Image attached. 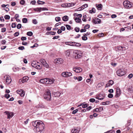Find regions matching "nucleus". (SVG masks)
Here are the masks:
<instances>
[{
	"label": "nucleus",
	"mask_w": 133,
	"mask_h": 133,
	"mask_svg": "<svg viewBox=\"0 0 133 133\" xmlns=\"http://www.w3.org/2000/svg\"><path fill=\"white\" fill-rule=\"evenodd\" d=\"M65 44L66 45L73 46V45L74 44V42H65Z\"/></svg>",
	"instance_id": "nucleus-19"
},
{
	"label": "nucleus",
	"mask_w": 133,
	"mask_h": 133,
	"mask_svg": "<svg viewBox=\"0 0 133 133\" xmlns=\"http://www.w3.org/2000/svg\"><path fill=\"white\" fill-rule=\"evenodd\" d=\"M99 112L98 108H96L93 110V112Z\"/></svg>",
	"instance_id": "nucleus-62"
},
{
	"label": "nucleus",
	"mask_w": 133,
	"mask_h": 133,
	"mask_svg": "<svg viewBox=\"0 0 133 133\" xmlns=\"http://www.w3.org/2000/svg\"><path fill=\"white\" fill-rule=\"evenodd\" d=\"M17 93L20 95L21 96H24L25 92L22 89H18L17 91Z\"/></svg>",
	"instance_id": "nucleus-9"
},
{
	"label": "nucleus",
	"mask_w": 133,
	"mask_h": 133,
	"mask_svg": "<svg viewBox=\"0 0 133 133\" xmlns=\"http://www.w3.org/2000/svg\"><path fill=\"white\" fill-rule=\"evenodd\" d=\"M121 91L120 89L119 88H117L116 89L115 97H119L121 94Z\"/></svg>",
	"instance_id": "nucleus-10"
},
{
	"label": "nucleus",
	"mask_w": 133,
	"mask_h": 133,
	"mask_svg": "<svg viewBox=\"0 0 133 133\" xmlns=\"http://www.w3.org/2000/svg\"><path fill=\"white\" fill-rule=\"evenodd\" d=\"M26 38L25 37H22L21 38V40L22 41L25 40L26 39Z\"/></svg>",
	"instance_id": "nucleus-61"
},
{
	"label": "nucleus",
	"mask_w": 133,
	"mask_h": 133,
	"mask_svg": "<svg viewBox=\"0 0 133 133\" xmlns=\"http://www.w3.org/2000/svg\"><path fill=\"white\" fill-rule=\"evenodd\" d=\"M123 4L125 8L128 9H129L133 6L132 3L128 1H124Z\"/></svg>",
	"instance_id": "nucleus-3"
},
{
	"label": "nucleus",
	"mask_w": 133,
	"mask_h": 133,
	"mask_svg": "<svg viewBox=\"0 0 133 133\" xmlns=\"http://www.w3.org/2000/svg\"><path fill=\"white\" fill-rule=\"evenodd\" d=\"M38 46V44H35L33 46H31V48H34L35 47H37Z\"/></svg>",
	"instance_id": "nucleus-59"
},
{
	"label": "nucleus",
	"mask_w": 133,
	"mask_h": 133,
	"mask_svg": "<svg viewBox=\"0 0 133 133\" xmlns=\"http://www.w3.org/2000/svg\"><path fill=\"white\" fill-rule=\"evenodd\" d=\"M21 24H19L17 26V28L18 29H20L21 28Z\"/></svg>",
	"instance_id": "nucleus-45"
},
{
	"label": "nucleus",
	"mask_w": 133,
	"mask_h": 133,
	"mask_svg": "<svg viewBox=\"0 0 133 133\" xmlns=\"http://www.w3.org/2000/svg\"><path fill=\"white\" fill-rule=\"evenodd\" d=\"M6 43V41L5 40H3L2 41V44H5Z\"/></svg>",
	"instance_id": "nucleus-60"
},
{
	"label": "nucleus",
	"mask_w": 133,
	"mask_h": 133,
	"mask_svg": "<svg viewBox=\"0 0 133 133\" xmlns=\"http://www.w3.org/2000/svg\"><path fill=\"white\" fill-rule=\"evenodd\" d=\"M46 80H45V84H50L54 83V82L51 79L46 78Z\"/></svg>",
	"instance_id": "nucleus-12"
},
{
	"label": "nucleus",
	"mask_w": 133,
	"mask_h": 133,
	"mask_svg": "<svg viewBox=\"0 0 133 133\" xmlns=\"http://www.w3.org/2000/svg\"><path fill=\"white\" fill-rule=\"evenodd\" d=\"M104 83L103 82H101L99 83L97 85V87H101L102 86L104 85Z\"/></svg>",
	"instance_id": "nucleus-30"
},
{
	"label": "nucleus",
	"mask_w": 133,
	"mask_h": 133,
	"mask_svg": "<svg viewBox=\"0 0 133 133\" xmlns=\"http://www.w3.org/2000/svg\"><path fill=\"white\" fill-rule=\"evenodd\" d=\"M33 35V33L31 31L28 32L27 33V35L28 36H31Z\"/></svg>",
	"instance_id": "nucleus-40"
},
{
	"label": "nucleus",
	"mask_w": 133,
	"mask_h": 133,
	"mask_svg": "<svg viewBox=\"0 0 133 133\" xmlns=\"http://www.w3.org/2000/svg\"><path fill=\"white\" fill-rule=\"evenodd\" d=\"M66 73L67 77L71 76L72 75V73L70 72H66Z\"/></svg>",
	"instance_id": "nucleus-31"
},
{
	"label": "nucleus",
	"mask_w": 133,
	"mask_h": 133,
	"mask_svg": "<svg viewBox=\"0 0 133 133\" xmlns=\"http://www.w3.org/2000/svg\"><path fill=\"white\" fill-rule=\"evenodd\" d=\"M10 16L8 15H6L4 16V18L6 19H9L10 18Z\"/></svg>",
	"instance_id": "nucleus-42"
},
{
	"label": "nucleus",
	"mask_w": 133,
	"mask_h": 133,
	"mask_svg": "<svg viewBox=\"0 0 133 133\" xmlns=\"http://www.w3.org/2000/svg\"><path fill=\"white\" fill-rule=\"evenodd\" d=\"M37 107L38 108H44L45 107V106L43 104L40 103L37 106Z\"/></svg>",
	"instance_id": "nucleus-28"
},
{
	"label": "nucleus",
	"mask_w": 133,
	"mask_h": 133,
	"mask_svg": "<svg viewBox=\"0 0 133 133\" xmlns=\"http://www.w3.org/2000/svg\"><path fill=\"white\" fill-rule=\"evenodd\" d=\"M101 20L98 18L95 19L93 21V22L94 24H99L101 23Z\"/></svg>",
	"instance_id": "nucleus-16"
},
{
	"label": "nucleus",
	"mask_w": 133,
	"mask_h": 133,
	"mask_svg": "<svg viewBox=\"0 0 133 133\" xmlns=\"http://www.w3.org/2000/svg\"><path fill=\"white\" fill-rule=\"evenodd\" d=\"M113 95L112 94H109L108 95V97L109 98H112L113 97Z\"/></svg>",
	"instance_id": "nucleus-47"
},
{
	"label": "nucleus",
	"mask_w": 133,
	"mask_h": 133,
	"mask_svg": "<svg viewBox=\"0 0 133 133\" xmlns=\"http://www.w3.org/2000/svg\"><path fill=\"white\" fill-rule=\"evenodd\" d=\"M62 75L64 77H67L66 72H63L62 74Z\"/></svg>",
	"instance_id": "nucleus-41"
},
{
	"label": "nucleus",
	"mask_w": 133,
	"mask_h": 133,
	"mask_svg": "<svg viewBox=\"0 0 133 133\" xmlns=\"http://www.w3.org/2000/svg\"><path fill=\"white\" fill-rule=\"evenodd\" d=\"M82 39L83 40L86 41L87 39V38L86 36H83L82 37Z\"/></svg>",
	"instance_id": "nucleus-48"
},
{
	"label": "nucleus",
	"mask_w": 133,
	"mask_h": 133,
	"mask_svg": "<svg viewBox=\"0 0 133 133\" xmlns=\"http://www.w3.org/2000/svg\"><path fill=\"white\" fill-rule=\"evenodd\" d=\"M88 5L87 4H85L83 5H82L81 7L79 8V9H80L79 10H82L84 9L85 8L87 7H88Z\"/></svg>",
	"instance_id": "nucleus-20"
},
{
	"label": "nucleus",
	"mask_w": 133,
	"mask_h": 133,
	"mask_svg": "<svg viewBox=\"0 0 133 133\" xmlns=\"http://www.w3.org/2000/svg\"><path fill=\"white\" fill-rule=\"evenodd\" d=\"M114 82L112 80H110L108 82L107 84H106L105 86L106 87H110L112 85L114 84Z\"/></svg>",
	"instance_id": "nucleus-15"
},
{
	"label": "nucleus",
	"mask_w": 133,
	"mask_h": 133,
	"mask_svg": "<svg viewBox=\"0 0 133 133\" xmlns=\"http://www.w3.org/2000/svg\"><path fill=\"white\" fill-rule=\"evenodd\" d=\"M33 125L36 128L37 133H41L44 129V125L41 121H37L33 122L32 123Z\"/></svg>",
	"instance_id": "nucleus-1"
},
{
	"label": "nucleus",
	"mask_w": 133,
	"mask_h": 133,
	"mask_svg": "<svg viewBox=\"0 0 133 133\" xmlns=\"http://www.w3.org/2000/svg\"><path fill=\"white\" fill-rule=\"evenodd\" d=\"M46 80V78L42 79H40L39 81L40 82L43 84H45V80Z\"/></svg>",
	"instance_id": "nucleus-25"
},
{
	"label": "nucleus",
	"mask_w": 133,
	"mask_h": 133,
	"mask_svg": "<svg viewBox=\"0 0 133 133\" xmlns=\"http://www.w3.org/2000/svg\"><path fill=\"white\" fill-rule=\"evenodd\" d=\"M5 97L7 99H8L10 97V95L9 94H5Z\"/></svg>",
	"instance_id": "nucleus-63"
},
{
	"label": "nucleus",
	"mask_w": 133,
	"mask_h": 133,
	"mask_svg": "<svg viewBox=\"0 0 133 133\" xmlns=\"http://www.w3.org/2000/svg\"><path fill=\"white\" fill-rule=\"evenodd\" d=\"M55 63L57 64H60L62 62V59L61 58H58L54 60Z\"/></svg>",
	"instance_id": "nucleus-13"
},
{
	"label": "nucleus",
	"mask_w": 133,
	"mask_h": 133,
	"mask_svg": "<svg viewBox=\"0 0 133 133\" xmlns=\"http://www.w3.org/2000/svg\"><path fill=\"white\" fill-rule=\"evenodd\" d=\"M78 111V109H76L75 110H73L72 112V114H76V113Z\"/></svg>",
	"instance_id": "nucleus-49"
},
{
	"label": "nucleus",
	"mask_w": 133,
	"mask_h": 133,
	"mask_svg": "<svg viewBox=\"0 0 133 133\" xmlns=\"http://www.w3.org/2000/svg\"><path fill=\"white\" fill-rule=\"evenodd\" d=\"M32 23L35 24L37 23V22L36 19H33L32 20Z\"/></svg>",
	"instance_id": "nucleus-44"
},
{
	"label": "nucleus",
	"mask_w": 133,
	"mask_h": 133,
	"mask_svg": "<svg viewBox=\"0 0 133 133\" xmlns=\"http://www.w3.org/2000/svg\"><path fill=\"white\" fill-rule=\"evenodd\" d=\"M39 61L41 62L43 65L46 62L45 60L43 59H42L40 60Z\"/></svg>",
	"instance_id": "nucleus-27"
},
{
	"label": "nucleus",
	"mask_w": 133,
	"mask_h": 133,
	"mask_svg": "<svg viewBox=\"0 0 133 133\" xmlns=\"http://www.w3.org/2000/svg\"><path fill=\"white\" fill-rule=\"evenodd\" d=\"M29 78L28 76H25L23 77L22 80L21 81H22V83H24L25 82L27 81L29 79Z\"/></svg>",
	"instance_id": "nucleus-18"
},
{
	"label": "nucleus",
	"mask_w": 133,
	"mask_h": 133,
	"mask_svg": "<svg viewBox=\"0 0 133 133\" xmlns=\"http://www.w3.org/2000/svg\"><path fill=\"white\" fill-rule=\"evenodd\" d=\"M74 3H70L69 4H62L61 5V6L63 7H72L74 6Z\"/></svg>",
	"instance_id": "nucleus-11"
},
{
	"label": "nucleus",
	"mask_w": 133,
	"mask_h": 133,
	"mask_svg": "<svg viewBox=\"0 0 133 133\" xmlns=\"http://www.w3.org/2000/svg\"><path fill=\"white\" fill-rule=\"evenodd\" d=\"M96 5L98 9L99 10H101L102 9V5L101 4H98L97 6V5Z\"/></svg>",
	"instance_id": "nucleus-24"
},
{
	"label": "nucleus",
	"mask_w": 133,
	"mask_h": 133,
	"mask_svg": "<svg viewBox=\"0 0 133 133\" xmlns=\"http://www.w3.org/2000/svg\"><path fill=\"white\" fill-rule=\"evenodd\" d=\"M4 113L7 115V118L8 119H9L11 118H12L14 115L13 113L12 112H10L8 111H5Z\"/></svg>",
	"instance_id": "nucleus-7"
},
{
	"label": "nucleus",
	"mask_w": 133,
	"mask_h": 133,
	"mask_svg": "<svg viewBox=\"0 0 133 133\" xmlns=\"http://www.w3.org/2000/svg\"><path fill=\"white\" fill-rule=\"evenodd\" d=\"M44 98L46 99L47 100H50L51 98V94L49 95H44Z\"/></svg>",
	"instance_id": "nucleus-17"
},
{
	"label": "nucleus",
	"mask_w": 133,
	"mask_h": 133,
	"mask_svg": "<svg viewBox=\"0 0 133 133\" xmlns=\"http://www.w3.org/2000/svg\"><path fill=\"white\" fill-rule=\"evenodd\" d=\"M73 70L76 72H79L82 71V69L78 67H76L73 68Z\"/></svg>",
	"instance_id": "nucleus-14"
},
{
	"label": "nucleus",
	"mask_w": 133,
	"mask_h": 133,
	"mask_svg": "<svg viewBox=\"0 0 133 133\" xmlns=\"http://www.w3.org/2000/svg\"><path fill=\"white\" fill-rule=\"evenodd\" d=\"M16 26V24L15 23H12L11 25V27L12 28H15Z\"/></svg>",
	"instance_id": "nucleus-51"
},
{
	"label": "nucleus",
	"mask_w": 133,
	"mask_h": 133,
	"mask_svg": "<svg viewBox=\"0 0 133 133\" xmlns=\"http://www.w3.org/2000/svg\"><path fill=\"white\" fill-rule=\"evenodd\" d=\"M44 67L46 68H48L49 67V65L48 64H47L46 62L43 65Z\"/></svg>",
	"instance_id": "nucleus-43"
},
{
	"label": "nucleus",
	"mask_w": 133,
	"mask_h": 133,
	"mask_svg": "<svg viewBox=\"0 0 133 133\" xmlns=\"http://www.w3.org/2000/svg\"><path fill=\"white\" fill-rule=\"evenodd\" d=\"M104 97V95L101 93H100L98 95H96V98L100 100L103 99Z\"/></svg>",
	"instance_id": "nucleus-8"
},
{
	"label": "nucleus",
	"mask_w": 133,
	"mask_h": 133,
	"mask_svg": "<svg viewBox=\"0 0 133 133\" xmlns=\"http://www.w3.org/2000/svg\"><path fill=\"white\" fill-rule=\"evenodd\" d=\"M68 17L67 16H65L62 17V19L64 21H66L68 20Z\"/></svg>",
	"instance_id": "nucleus-22"
},
{
	"label": "nucleus",
	"mask_w": 133,
	"mask_h": 133,
	"mask_svg": "<svg viewBox=\"0 0 133 133\" xmlns=\"http://www.w3.org/2000/svg\"><path fill=\"white\" fill-rule=\"evenodd\" d=\"M133 75L132 74H130L128 76V78L129 79H131Z\"/></svg>",
	"instance_id": "nucleus-58"
},
{
	"label": "nucleus",
	"mask_w": 133,
	"mask_h": 133,
	"mask_svg": "<svg viewBox=\"0 0 133 133\" xmlns=\"http://www.w3.org/2000/svg\"><path fill=\"white\" fill-rule=\"evenodd\" d=\"M79 130L76 129H72L71 131L72 133H78Z\"/></svg>",
	"instance_id": "nucleus-21"
},
{
	"label": "nucleus",
	"mask_w": 133,
	"mask_h": 133,
	"mask_svg": "<svg viewBox=\"0 0 133 133\" xmlns=\"http://www.w3.org/2000/svg\"><path fill=\"white\" fill-rule=\"evenodd\" d=\"M86 31V30L85 28L84 29H81L80 30V32H84Z\"/></svg>",
	"instance_id": "nucleus-53"
},
{
	"label": "nucleus",
	"mask_w": 133,
	"mask_h": 133,
	"mask_svg": "<svg viewBox=\"0 0 133 133\" xmlns=\"http://www.w3.org/2000/svg\"><path fill=\"white\" fill-rule=\"evenodd\" d=\"M28 20L26 18H24L22 19V22L24 23H26L27 22Z\"/></svg>",
	"instance_id": "nucleus-33"
},
{
	"label": "nucleus",
	"mask_w": 133,
	"mask_h": 133,
	"mask_svg": "<svg viewBox=\"0 0 133 133\" xmlns=\"http://www.w3.org/2000/svg\"><path fill=\"white\" fill-rule=\"evenodd\" d=\"M81 45L80 43L74 42V44L73 45V46H80Z\"/></svg>",
	"instance_id": "nucleus-23"
},
{
	"label": "nucleus",
	"mask_w": 133,
	"mask_h": 133,
	"mask_svg": "<svg viewBox=\"0 0 133 133\" xmlns=\"http://www.w3.org/2000/svg\"><path fill=\"white\" fill-rule=\"evenodd\" d=\"M90 25L87 24L84 27V28L86 29H88L89 28H90Z\"/></svg>",
	"instance_id": "nucleus-54"
},
{
	"label": "nucleus",
	"mask_w": 133,
	"mask_h": 133,
	"mask_svg": "<svg viewBox=\"0 0 133 133\" xmlns=\"http://www.w3.org/2000/svg\"><path fill=\"white\" fill-rule=\"evenodd\" d=\"M75 20L76 22L77 23H79L81 20L80 19L77 17L75 19Z\"/></svg>",
	"instance_id": "nucleus-29"
},
{
	"label": "nucleus",
	"mask_w": 133,
	"mask_h": 133,
	"mask_svg": "<svg viewBox=\"0 0 133 133\" xmlns=\"http://www.w3.org/2000/svg\"><path fill=\"white\" fill-rule=\"evenodd\" d=\"M37 3L39 4H43L45 3V2H44L41 1L39 0L37 1Z\"/></svg>",
	"instance_id": "nucleus-32"
},
{
	"label": "nucleus",
	"mask_w": 133,
	"mask_h": 133,
	"mask_svg": "<svg viewBox=\"0 0 133 133\" xmlns=\"http://www.w3.org/2000/svg\"><path fill=\"white\" fill-rule=\"evenodd\" d=\"M82 78L81 76H79L77 78V80L78 81H80L82 80Z\"/></svg>",
	"instance_id": "nucleus-57"
},
{
	"label": "nucleus",
	"mask_w": 133,
	"mask_h": 133,
	"mask_svg": "<svg viewBox=\"0 0 133 133\" xmlns=\"http://www.w3.org/2000/svg\"><path fill=\"white\" fill-rule=\"evenodd\" d=\"M19 35V32H16L14 33V35L15 36H17Z\"/></svg>",
	"instance_id": "nucleus-50"
},
{
	"label": "nucleus",
	"mask_w": 133,
	"mask_h": 133,
	"mask_svg": "<svg viewBox=\"0 0 133 133\" xmlns=\"http://www.w3.org/2000/svg\"><path fill=\"white\" fill-rule=\"evenodd\" d=\"M117 75L120 76H122L125 75V73L123 69H119L117 71Z\"/></svg>",
	"instance_id": "nucleus-6"
},
{
	"label": "nucleus",
	"mask_w": 133,
	"mask_h": 133,
	"mask_svg": "<svg viewBox=\"0 0 133 133\" xmlns=\"http://www.w3.org/2000/svg\"><path fill=\"white\" fill-rule=\"evenodd\" d=\"M65 25L66 26V29L67 30H69L71 29V26L70 25L67 24Z\"/></svg>",
	"instance_id": "nucleus-38"
},
{
	"label": "nucleus",
	"mask_w": 133,
	"mask_h": 133,
	"mask_svg": "<svg viewBox=\"0 0 133 133\" xmlns=\"http://www.w3.org/2000/svg\"><path fill=\"white\" fill-rule=\"evenodd\" d=\"M31 64L33 67L37 69H41L42 68V66L41 65L37 64L35 61H33L32 62Z\"/></svg>",
	"instance_id": "nucleus-4"
},
{
	"label": "nucleus",
	"mask_w": 133,
	"mask_h": 133,
	"mask_svg": "<svg viewBox=\"0 0 133 133\" xmlns=\"http://www.w3.org/2000/svg\"><path fill=\"white\" fill-rule=\"evenodd\" d=\"M18 49L20 50H22L24 49V48L23 46H21L18 47Z\"/></svg>",
	"instance_id": "nucleus-55"
},
{
	"label": "nucleus",
	"mask_w": 133,
	"mask_h": 133,
	"mask_svg": "<svg viewBox=\"0 0 133 133\" xmlns=\"http://www.w3.org/2000/svg\"><path fill=\"white\" fill-rule=\"evenodd\" d=\"M50 94H51V93H50V90H49L48 89L46 90L45 94L44 95H49Z\"/></svg>",
	"instance_id": "nucleus-26"
},
{
	"label": "nucleus",
	"mask_w": 133,
	"mask_h": 133,
	"mask_svg": "<svg viewBox=\"0 0 133 133\" xmlns=\"http://www.w3.org/2000/svg\"><path fill=\"white\" fill-rule=\"evenodd\" d=\"M61 20L60 18L59 17H56L55 18V20L57 22H59Z\"/></svg>",
	"instance_id": "nucleus-39"
},
{
	"label": "nucleus",
	"mask_w": 133,
	"mask_h": 133,
	"mask_svg": "<svg viewBox=\"0 0 133 133\" xmlns=\"http://www.w3.org/2000/svg\"><path fill=\"white\" fill-rule=\"evenodd\" d=\"M104 34L102 33H101L98 34V36L99 37H103Z\"/></svg>",
	"instance_id": "nucleus-52"
},
{
	"label": "nucleus",
	"mask_w": 133,
	"mask_h": 133,
	"mask_svg": "<svg viewBox=\"0 0 133 133\" xmlns=\"http://www.w3.org/2000/svg\"><path fill=\"white\" fill-rule=\"evenodd\" d=\"M42 9V8H34V10L36 11H41V9Z\"/></svg>",
	"instance_id": "nucleus-35"
},
{
	"label": "nucleus",
	"mask_w": 133,
	"mask_h": 133,
	"mask_svg": "<svg viewBox=\"0 0 133 133\" xmlns=\"http://www.w3.org/2000/svg\"><path fill=\"white\" fill-rule=\"evenodd\" d=\"M65 55L68 56H69L70 55V52L69 50H67L65 52Z\"/></svg>",
	"instance_id": "nucleus-37"
},
{
	"label": "nucleus",
	"mask_w": 133,
	"mask_h": 133,
	"mask_svg": "<svg viewBox=\"0 0 133 133\" xmlns=\"http://www.w3.org/2000/svg\"><path fill=\"white\" fill-rule=\"evenodd\" d=\"M4 80L7 84H10L11 81V79L10 77L9 76L7 75H6L4 76Z\"/></svg>",
	"instance_id": "nucleus-5"
},
{
	"label": "nucleus",
	"mask_w": 133,
	"mask_h": 133,
	"mask_svg": "<svg viewBox=\"0 0 133 133\" xmlns=\"http://www.w3.org/2000/svg\"><path fill=\"white\" fill-rule=\"evenodd\" d=\"M25 1L24 0H21L20 2V4L22 5L24 4Z\"/></svg>",
	"instance_id": "nucleus-46"
},
{
	"label": "nucleus",
	"mask_w": 133,
	"mask_h": 133,
	"mask_svg": "<svg viewBox=\"0 0 133 133\" xmlns=\"http://www.w3.org/2000/svg\"><path fill=\"white\" fill-rule=\"evenodd\" d=\"M88 107V104L85 103H82V107L83 108H85Z\"/></svg>",
	"instance_id": "nucleus-34"
},
{
	"label": "nucleus",
	"mask_w": 133,
	"mask_h": 133,
	"mask_svg": "<svg viewBox=\"0 0 133 133\" xmlns=\"http://www.w3.org/2000/svg\"><path fill=\"white\" fill-rule=\"evenodd\" d=\"M117 17V16L116 15L113 14L111 15V17L112 18H115Z\"/></svg>",
	"instance_id": "nucleus-64"
},
{
	"label": "nucleus",
	"mask_w": 133,
	"mask_h": 133,
	"mask_svg": "<svg viewBox=\"0 0 133 133\" xmlns=\"http://www.w3.org/2000/svg\"><path fill=\"white\" fill-rule=\"evenodd\" d=\"M73 56L75 58H80L82 56L81 52L79 50H75L73 51Z\"/></svg>",
	"instance_id": "nucleus-2"
},
{
	"label": "nucleus",
	"mask_w": 133,
	"mask_h": 133,
	"mask_svg": "<svg viewBox=\"0 0 133 133\" xmlns=\"http://www.w3.org/2000/svg\"><path fill=\"white\" fill-rule=\"evenodd\" d=\"M75 30L77 32H78L80 30L79 28L77 27H76L75 28Z\"/></svg>",
	"instance_id": "nucleus-36"
},
{
	"label": "nucleus",
	"mask_w": 133,
	"mask_h": 133,
	"mask_svg": "<svg viewBox=\"0 0 133 133\" xmlns=\"http://www.w3.org/2000/svg\"><path fill=\"white\" fill-rule=\"evenodd\" d=\"M99 111H101L103 110V107H101L98 108Z\"/></svg>",
	"instance_id": "nucleus-56"
}]
</instances>
